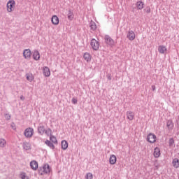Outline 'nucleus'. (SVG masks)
<instances>
[{"label":"nucleus","mask_w":179,"mask_h":179,"mask_svg":"<svg viewBox=\"0 0 179 179\" xmlns=\"http://www.w3.org/2000/svg\"><path fill=\"white\" fill-rule=\"evenodd\" d=\"M146 139L147 141L149 142L150 143H155V142H156V140L157 139V137L156 136V135H155V134L150 133L147 136Z\"/></svg>","instance_id":"4"},{"label":"nucleus","mask_w":179,"mask_h":179,"mask_svg":"<svg viewBox=\"0 0 179 179\" xmlns=\"http://www.w3.org/2000/svg\"><path fill=\"white\" fill-rule=\"evenodd\" d=\"M136 6L137 9H138L139 10H142V9H143V8L145 7V3L142 1H138L136 2Z\"/></svg>","instance_id":"14"},{"label":"nucleus","mask_w":179,"mask_h":179,"mask_svg":"<svg viewBox=\"0 0 179 179\" xmlns=\"http://www.w3.org/2000/svg\"><path fill=\"white\" fill-rule=\"evenodd\" d=\"M158 52L160 54L166 55V54H167V46H166L164 45H159L158 46Z\"/></svg>","instance_id":"6"},{"label":"nucleus","mask_w":179,"mask_h":179,"mask_svg":"<svg viewBox=\"0 0 179 179\" xmlns=\"http://www.w3.org/2000/svg\"><path fill=\"white\" fill-rule=\"evenodd\" d=\"M110 164H115L117 163V157L114 155H111L109 158Z\"/></svg>","instance_id":"18"},{"label":"nucleus","mask_w":179,"mask_h":179,"mask_svg":"<svg viewBox=\"0 0 179 179\" xmlns=\"http://www.w3.org/2000/svg\"><path fill=\"white\" fill-rule=\"evenodd\" d=\"M6 146V141L3 138H0V148H5Z\"/></svg>","instance_id":"27"},{"label":"nucleus","mask_w":179,"mask_h":179,"mask_svg":"<svg viewBox=\"0 0 179 179\" xmlns=\"http://www.w3.org/2000/svg\"><path fill=\"white\" fill-rule=\"evenodd\" d=\"M5 117L7 120H10V115H6Z\"/></svg>","instance_id":"36"},{"label":"nucleus","mask_w":179,"mask_h":179,"mask_svg":"<svg viewBox=\"0 0 179 179\" xmlns=\"http://www.w3.org/2000/svg\"><path fill=\"white\" fill-rule=\"evenodd\" d=\"M23 57L25 59H30L31 58V50L30 49H25L23 52Z\"/></svg>","instance_id":"7"},{"label":"nucleus","mask_w":179,"mask_h":179,"mask_svg":"<svg viewBox=\"0 0 179 179\" xmlns=\"http://www.w3.org/2000/svg\"><path fill=\"white\" fill-rule=\"evenodd\" d=\"M23 148H24L25 150H30V149H31V145L29 144V143L24 142V143H23Z\"/></svg>","instance_id":"23"},{"label":"nucleus","mask_w":179,"mask_h":179,"mask_svg":"<svg viewBox=\"0 0 179 179\" xmlns=\"http://www.w3.org/2000/svg\"><path fill=\"white\" fill-rule=\"evenodd\" d=\"M43 73L45 78H50V76H51V71H50V68L44 66L43 68Z\"/></svg>","instance_id":"10"},{"label":"nucleus","mask_w":179,"mask_h":179,"mask_svg":"<svg viewBox=\"0 0 179 179\" xmlns=\"http://www.w3.org/2000/svg\"><path fill=\"white\" fill-rule=\"evenodd\" d=\"M135 37H136L135 32H134V31L131 30L127 32V38L130 41H134V40H135Z\"/></svg>","instance_id":"9"},{"label":"nucleus","mask_w":179,"mask_h":179,"mask_svg":"<svg viewBox=\"0 0 179 179\" xmlns=\"http://www.w3.org/2000/svg\"><path fill=\"white\" fill-rule=\"evenodd\" d=\"M20 99H21V100H24V97H23V96H22L20 97Z\"/></svg>","instance_id":"39"},{"label":"nucleus","mask_w":179,"mask_h":179,"mask_svg":"<svg viewBox=\"0 0 179 179\" xmlns=\"http://www.w3.org/2000/svg\"><path fill=\"white\" fill-rule=\"evenodd\" d=\"M172 166L174 169H179V159L178 158H174L172 160Z\"/></svg>","instance_id":"16"},{"label":"nucleus","mask_w":179,"mask_h":179,"mask_svg":"<svg viewBox=\"0 0 179 179\" xmlns=\"http://www.w3.org/2000/svg\"><path fill=\"white\" fill-rule=\"evenodd\" d=\"M90 26L91 30H92L93 31H94V30H96L97 29V25L96 24V22H91Z\"/></svg>","instance_id":"25"},{"label":"nucleus","mask_w":179,"mask_h":179,"mask_svg":"<svg viewBox=\"0 0 179 179\" xmlns=\"http://www.w3.org/2000/svg\"><path fill=\"white\" fill-rule=\"evenodd\" d=\"M73 13L71 10L69 11L68 14H67V17L69 19V20H73Z\"/></svg>","instance_id":"26"},{"label":"nucleus","mask_w":179,"mask_h":179,"mask_svg":"<svg viewBox=\"0 0 179 179\" xmlns=\"http://www.w3.org/2000/svg\"><path fill=\"white\" fill-rule=\"evenodd\" d=\"M73 104H78V99L73 98L71 100Z\"/></svg>","instance_id":"33"},{"label":"nucleus","mask_w":179,"mask_h":179,"mask_svg":"<svg viewBox=\"0 0 179 179\" xmlns=\"http://www.w3.org/2000/svg\"><path fill=\"white\" fill-rule=\"evenodd\" d=\"M86 179H93V174L92 173H87L85 176Z\"/></svg>","instance_id":"32"},{"label":"nucleus","mask_w":179,"mask_h":179,"mask_svg":"<svg viewBox=\"0 0 179 179\" xmlns=\"http://www.w3.org/2000/svg\"><path fill=\"white\" fill-rule=\"evenodd\" d=\"M90 44L94 51H99V49L100 48V43L97 41V40L94 38L92 39Z\"/></svg>","instance_id":"3"},{"label":"nucleus","mask_w":179,"mask_h":179,"mask_svg":"<svg viewBox=\"0 0 179 179\" xmlns=\"http://www.w3.org/2000/svg\"><path fill=\"white\" fill-rule=\"evenodd\" d=\"M169 145H170V146H171L172 145H174V139L173 138H171L169 140Z\"/></svg>","instance_id":"35"},{"label":"nucleus","mask_w":179,"mask_h":179,"mask_svg":"<svg viewBox=\"0 0 179 179\" xmlns=\"http://www.w3.org/2000/svg\"><path fill=\"white\" fill-rule=\"evenodd\" d=\"M34 134V129H33V128L31 127H29L26 129L24 131V135L26 138H31Z\"/></svg>","instance_id":"5"},{"label":"nucleus","mask_w":179,"mask_h":179,"mask_svg":"<svg viewBox=\"0 0 179 179\" xmlns=\"http://www.w3.org/2000/svg\"><path fill=\"white\" fill-rule=\"evenodd\" d=\"M145 11L146 13H150V7H146Z\"/></svg>","instance_id":"34"},{"label":"nucleus","mask_w":179,"mask_h":179,"mask_svg":"<svg viewBox=\"0 0 179 179\" xmlns=\"http://www.w3.org/2000/svg\"><path fill=\"white\" fill-rule=\"evenodd\" d=\"M6 8L7 12H8L9 13L13 12V10H15V8H16V2L15 1V0L8 1L7 2Z\"/></svg>","instance_id":"1"},{"label":"nucleus","mask_w":179,"mask_h":179,"mask_svg":"<svg viewBox=\"0 0 179 179\" xmlns=\"http://www.w3.org/2000/svg\"><path fill=\"white\" fill-rule=\"evenodd\" d=\"M20 178L21 179H30L29 178V176H27V174H26V173L24 172H22L20 174Z\"/></svg>","instance_id":"28"},{"label":"nucleus","mask_w":179,"mask_h":179,"mask_svg":"<svg viewBox=\"0 0 179 179\" xmlns=\"http://www.w3.org/2000/svg\"><path fill=\"white\" fill-rule=\"evenodd\" d=\"M153 155H154V157H155V158H157V159L158 157H160V155H161V153H160V148L156 147V148H155V150H154V153H153Z\"/></svg>","instance_id":"19"},{"label":"nucleus","mask_w":179,"mask_h":179,"mask_svg":"<svg viewBox=\"0 0 179 179\" xmlns=\"http://www.w3.org/2000/svg\"><path fill=\"white\" fill-rule=\"evenodd\" d=\"M38 131L39 134H43L45 132V129L44 128V126H40L38 129Z\"/></svg>","instance_id":"30"},{"label":"nucleus","mask_w":179,"mask_h":179,"mask_svg":"<svg viewBox=\"0 0 179 179\" xmlns=\"http://www.w3.org/2000/svg\"><path fill=\"white\" fill-rule=\"evenodd\" d=\"M30 167L32 170H37L38 169V163L36 161H31L30 162Z\"/></svg>","instance_id":"13"},{"label":"nucleus","mask_w":179,"mask_h":179,"mask_svg":"<svg viewBox=\"0 0 179 179\" xmlns=\"http://www.w3.org/2000/svg\"><path fill=\"white\" fill-rule=\"evenodd\" d=\"M105 41L108 45H114V44L115 43L114 42V40H113V38H111V37L108 36H105Z\"/></svg>","instance_id":"11"},{"label":"nucleus","mask_w":179,"mask_h":179,"mask_svg":"<svg viewBox=\"0 0 179 179\" xmlns=\"http://www.w3.org/2000/svg\"><path fill=\"white\" fill-rule=\"evenodd\" d=\"M45 143L47 145V146H50L51 149H55V146L52 143H51V141L46 140Z\"/></svg>","instance_id":"24"},{"label":"nucleus","mask_w":179,"mask_h":179,"mask_svg":"<svg viewBox=\"0 0 179 179\" xmlns=\"http://www.w3.org/2000/svg\"><path fill=\"white\" fill-rule=\"evenodd\" d=\"M166 127H168L169 129H173L174 127V123H173V121L168 120L166 123Z\"/></svg>","instance_id":"22"},{"label":"nucleus","mask_w":179,"mask_h":179,"mask_svg":"<svg viewBox=\"0 0 179 179\" xmlns=\"http://www.w3.org/2000/svg\"><path fill=\"white\" fill-rule=\"evenodd\" d=\"M68 141L66 140L62 141V149H63V150H66V149H68Z\"/></svg>","instance_id":"21"},{"label":"nucleus","mask_w":179,"mask_h":179,"mask_svg":"<svg viewBox=\"0 0 179 179\" xmlns=\"http://www.w3.org/2000/svg\"><path fill=\"white\" fill-rule=\"evenodd\" d=\"M32 57L35 61H38L40 59V52L38 50H34Z\"/></svg>","instance_id":"17"},{"label":"nucleus","mask_w":179,"mask_h":179,"mask_svg":"<svg viewBox=\"0 0 179 179\" xmlns=\"http://www.w3.org/2000/svg\"><path fill=\"white\" fill-rule=\"evenodd\" d=\"M26 78L29 82H33V80H34V76H33V73H27Z\"/></svg>","instance_id":"20"},{"label":"nucleus","mask_w":179,"mask_h":179,"mask_svg":"<svg viewBox=\"0 0 179 179\" xmlns=\"http://www.w3.org/2000/svg\"><path fill=\"white\" fill-rule=\"evenodd\" d=\"M51 173V167L48 164L43 165V166L39 170V174L44 176V174H50Z\"/></svg>","instance_id":"2"},{"label":"nucleus","mask_w":179,"mask_h":179,"mask_svg":"<svg viewBox=\"0 0 179 179\" xmlns=\"http://www.w3.org/2000/svg\"><path fill=\"white\" fill-rule=\"evenodd\" d=\"M11 128L14 129V131L16 130V126L14 124H11Z\"/></svg>","instance_id":"37"},{"label":"nucleus","mask_w":179,"mask_h":179,"mask_svg":"<svg viewBox=\"0 0 179 179\" xmlns=\"http://www.w3.org/2000/svg\"><path fill=\"white\" fill-rule=\"evenodd\" d=\"M52 24L54 26H58L59 24V17L57 15H52L51 18Z\"/></svg>","instance_id":"8"},{"label":"nucleus","mask_w":179,"mask_h":179,"mask_svg":"<svg viewBox=\"0 0 179 179\" xmlns=\"http://www.w3.org/2000/svg\"><path fill=\"white\" fill-rule=\"evenodd\" d=\"M83 59L86 62H90L92 61V55L89 52H85L83 55Z\"/></svg>","instance_id":"12"},{"label":"nucleus","mask_w":179,"mask_h":179,"mask_svg":"<svg viewBox=\"0 0 179 179\" xmlns=\"http://www.w3.org/2000/svg\"><path fill=\"white\" fill-rule=\"evenodd\" d=\"M127 117L129 121H132L135 118V113L132 111H127Z\"/></svg>","instance_id":"15"},{"label":"nucleus","mask_w":179,"mask_h":179,"mask_svg":"<svg viewBox=\"0 0 179 179\" xmlns=\"http://www.w3.org/2000/svg\"><path fill=\"white\" fill-rule=\"evenodd\" d=\"M152 90L155 92L156 90V86L155 85H152Z\"/></svg>","instance_id":"38"},{"label":"nucleus","mask_w":179,"mask_h":179,"mask_svg":"<svg viewBox=\"0 0 179 179\" xmlns=\"http://www.w3.org/2000/svg\"><path fill=\"white\" fill-rule=\"evenodd\" d=\"M50 139L52 143H58V141H57V137L52 135L50 136Z\"/></svg>","instance_id":"29"},{"label":"nucleus","mask_w":179,"mask_h":179,"mask_svg":"<svg viewBox=\"0 0 179 179\" xmlns=\"http://www.w3.org/2000/svg\"><path fill=\"white\" fill-rule=\"evenodd\" d=\"M45 133L46 134V135H48V136H52V130H51V129H47Z\"/></svg>","instance_id":"31"}]
</instances>
